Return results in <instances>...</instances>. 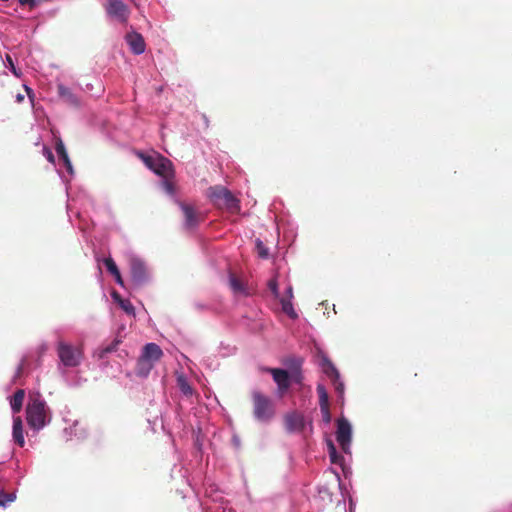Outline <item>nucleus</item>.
Listing matches in <instances>:
<instances>
[{"mask_svg": "<svg viewBox=\"0 0 512 512\" xmlns=\"http://www.w3.org/2000/svg\"><path fill=\"white\" fill-rule=\"evenodd\" d=\"M163 356V351L159 345L148 343L143 347L141 357L156 364Z\"/></svg>", "mask_w": 512, "mask_h": 512, "instance_id": "14", "label": "nucleus"}, {"mask_svg": "<svg viewBox=\"0 0 512 512\" xmlns=\"http://www.w3.org/2000/svg\"><path fill=\"white\" fill-rule=\"evenodd\" d=\"M206 197L212 205L219 209H223L231 214L240 212V200L223 185L210 186L206 190Z\"/></svg>", "mask_w": 512, "mask_h": 512, "instance_id": "2", "label": "nucleus"}, {"mask_svg": "<svg viewBox=\"0 0 512 512\" xmlns=\"http://www.w3.org/2000/svg\"><path fill=\"white\" fill-rule=\"evenodd\" d=\"M23 99H24V96H23L22 94H18V95L16 96V100H17V102H21V101H23Z\"/></svg>", "mask_w": 512, "mask_h": 512, "instance_id": "41", "label": "nucleus"}, {"mask_svg": "<svg viewBox=\"0 0 512 512\" xmlns=\"http://www.w3.org/2000/svg\"><path fill=\"white\" fill-rule=\"evenodd\" d=\"M256 249H257V253H258L259 257H261L263 259L268 257V255H269L268 249L265 247V245L263 244V242L260 239L256 240Z\"/></svg>", "mask_w": 512, "mask_h": 512, "instance_id": "31", "label": "nucleus"}, {"mask_svg": "<svg viewBox=\"0 0 512 512\" xmlns=\"http://www.w3.org/2000/svg\"><path fill=\"white\" fill-rule=\"evenodd\" d=\"M114 298L118 301L120 307L129 315H134V306L129 300L121 299L118 294H113Z\"/></svg>", "mask_w": 512, "mask_h": 512, "instance_id": "24", "label": "nucleus"}, {"mask_svg": "<svg viewBox=\"0 0 512 512\" xmlns=\"http://www.w3.org/2000/svg\"><path fill=\"white\" fill-rule=\"evenodd\" d=\"M6 67L17 77L21 76V71L16 68L12 57L9 54L5 55Z\"/></svg>", "mask_w": 512, "mask_h": 512, "instance_id": "27", "label": "nucleus"}, {"mask_svg": "<svg viewBox=\"0 0 512 512\" xmlns=\"http://www.w3.org/2000/svg\"><path fill=\"white\" fill-rule=\"evenodd\" d=\"M322 369L323 372L331 379V380H338L339 379V372L337 368L334 366V364L326 357L322 359Z\"/></svg>", "mask_w": 512, "mask_h": 512, "instance_id": "19", "label": "nucleus"}, {"mask_svg": "<svg viewBox=\"0 0 512 512\" xmlns=\"http://www.w3.org/2000/svg\"><path fill=\"white\" fill-rule=\"evenodd\" d=\"M317 393L319 395V405L329 404L328 394L323 385L317 386Z\"/></svg>", "mask_w": 512, "mask_h": 512, "instance_id": "26", "label": "nucleus"}, {"mask_svg": "<svg viewBox=\"0 0 512 512\" xmlns=\"http://www.w3.org/2000/svg\"><path fill=\"white\" fill-rule=\"evenodd\" d=\"M48 407L40 395L30 397L26 407L28 425L34 430H40L46 425Z\"/></svg>", "mask_w": 512, "mask_h": 512, "instance_id": "3", "label": "nucleus"}, {"mask_svg": "<svg viewBox=\"0 0 512 512\" xmlns=\"http://www.w3.org/2000/svg\"><path fill=\"white\" fill-rule=\"evenodd\" d=\"M175 203L178 204L180 207L182 213L185 217V224H195L196 221V214L195 210L192 205L181 202L177 197L176 200H173Z\"/></svg>", "mask_w": 512, "mask_h": 512, "instance_id": "16", "label": "nucleus"}, {"mask_svg": "<svg viewBox=\"0 0 512 512\" xmlns=\"http://www.w3.org/2000/svg\"><path fill=\"white\" fill-rule=\"evenodd\" d=\"M254 418L263 423L270 422L275 416V407L271 398L260 391L251 394Z\"/></svg>", "mask_w": 512, "mask_h": 512, "instance_id": "4", "label": "nucleus"}, {"mask_svg": "<svg viewBox=\"0 0 512 512\" xmlns=\"http://www.w3.org/2000/svg\"><path fill=\"white\" fill-rule=\"evenodd\" d=\"M12 436L14 442L20 446L23 447L25 444L24 439V430H23V422L20 416L13 418V431Z\"/></svg>", "mask_w": 512, "mask_h": 512, "instance_id": "15", "label": "nucleus"}, {"mask_svg": "<svg viewBox=\"0 0 512 512\" xmlns=\"http://www.w3.org/2000/svg\"><path fill=\"white\" fill-rule=\"evenodd\" d=\"M284 425L289 433H300L305 428V419L302 413L292 411L284 415Z\"/></svg>", "mask_w": 512, "mask_h": 512, "instance_id": "10", "label": "nucleus"}, {"mask_svg": "<svg viewBox=\"0 0 512 512\" xmlns=\"http://www.w3.org/2000/svg\"><path fill=\"white\" fill-rule=\"evenodd\" d=\"M107 15L119 23H127L130 15L128 6L122 0H107Z\"/></svg>", "mask_w": 512, "mask_h": 512, "instance_id": "7", "label": "nucleus"}, {"mask_svg": "<svg viewBox=\"0 0 512 512\" xmlns=\"http://www.w3.org/2000/svg\"><path fill=\"white\" fill-rule=\"evenodd\" d=\"M124 40L134 55H142L146 50V43L142 34L135 30L129 31Z\"/></svg>", "mask_w": 512, "mask_h": 512, "instance_id": "11", "label": "nucleus"}, {"mask_svg": "<svg viewBox=\"0 0 512 512\" xmlns=\"http://www.w3.org/2000/svg\"><path fill=\"white\" fill-rule=\"evenodd\" d=\"M121 343V338L116 337L110 344L100 347L97 351L98 358L103 359L107 354L115 352Z\"/></svg>", "mask_w": 512, "mask_h": 512, "instance_id": "20", "label": "nucleus"}, {"mask_svg": "<svg viewBox=\"0 0 512 512\" xmlns=\"http://www.w3.org/2000/svg\"><path fill=\"white\" fill-rule=\"evenodd\" d=\"M268 287L275 298H280L278 282L276 278H272L268 281Z\"/></svg>", "mask_w": 512, "mask_h": 512, "instance_id": "33", "label": "nucleus"}, {"mask_svg": "<svg viewBox=\"0 0 512 512\" xmlns=\"http://www.w3.org/2000/svg\"><path fill=\"white\" fill-rule=\"evenodd\" d=\"M154 363L148 361L141 356L139 357L136 365V374L138 376L146 377L154 367Z\"/></svg>", "mask_w": 512, "mask_h": 512, "instance_id": "18", "label": "nucleus"}, {"mask_svg": "<svg viewBox=\"0 0 512 512\" xmlns=\"http://www.w3.org/2000/svg\"><path fill=\"white\" fill-rule=\"evenodd\" d=\"M104 264L108 270V272L111 274V275H115V274H118L119 272V269L115 263V261L111 258V257H108L104 260Z\"/></svg>", "mask_w": 512, "mask_h": 512, "instance_id": "30", "label": "nucleus"}, {"mask_svg": "<svg viewBox=\"0 0 512 512\" xmlns=\"http://www.w3.org/2000/svg\"><path fill=\"white\" fill-rule=\"evenodd\" d=\"M333 384H334V387H335V390L336 392L342 396L343 393H344V384L342 382L338 380H332Z\"/></svg>", "mask_w": 512, "mask_h": 512, "instance_id": "35", "label": "nucleus"}, {"mask_svg": "<svg viewBox=\"0 0 512 512\" xmlns=\"http://www.w3.org/2000/svg\"><path fill=\"white\" fill-rule=\"evenodd\" d=\"M57 92L58 96L66 104L74 108H79L81 106L79 97L71 90V88L65 86L63 83H59L57 85Z\"/></svg>", "mask_w": 512, "mask_h": 512, "instance_id": "13", "label": "nucleus"}, {"mask_svg": "<svg viewBox=\"0 0 512 512\" xmlns=\"http://www.w3.org/2000/svg\"><path fill=\"white\" fill-rule=\"evenodd\" d=\"M177 385L184 395L191 396L193 394V388L183 375L178 376Z\"/></svg>", "mask_w": 512, "mask_h": 512, "instance_id": "23", "label": "nucleus"}, {"mask_svg": "<svg viewBox=\"0 0 512 512\" xmlns=\"http://www.w3.org/2000/svg\"><path fill=\"white\" fill-rule=\"evenodd\" d=\"M280 303L282 306V311L288 315L291 319H296L298 317V314L294 310L293 304L291 299H287L286 297L280 298Z\"/></svg>", "mask_w": 512, "mask_h": 512, "instance_id": "21", "label": "nucleus"}, {"mask_svg": "<svg viewBox=\"0 0 512 512\" xmlns=\"http://www.w3.org/2000/svg\"><path fill=\"white\" fill-rule=\"evenodd\" d=\"M21 5H29L30 7L36 6V0H18Z\"/></svg>", "mask_w": 512, "mask_h": 512, "instance_id": "37", "label": "nucleus"}, {"mask_svg": "<svg viewBox=\"0 0 512 512\" xmlns=\"http://www.w3.org/2000/svg\"><path fill=\"white\" fill-rule=\"evenodd\" d=\"M55 150L58 156V175L62 182L67 185L74 176V168L62 140L57 141ZM66 191H68V186H66Z\"/></svg>", "mask_w": 512, "mask_h": 512, "instance_id": "5", "label": "nucleus"}, {"mask_svg": "<svg viewBox=\"0 0 512 512\" xmlns=\"http://www.w3.org/2000/svg\"><path fill=\"white\" fill-rule=\"evenodd\" d=\"M42 152L48 162L55 163V156L49 147L43 146Z\"/></svg>", "mask_w": 512, "mask_h": 512, "instance_id": "34", "label": "nucleus"}, {"mask_svg": "<svg viewBox=\"0 0 512 512\" xmlns=\"http://www.w3.org/2000/svg\"><path fill=\"white\" fill-rule=\"evenodd\" d=\"M229 282H230L231 288L235 292H244L245 291L243 283L238 278H236L234 275L230 276Z\"/></svg>", "mask_w": 512, "mask_h": 512, "instance_id": "29", "label": "nucleus"}, {"mask_svg": "<svg viewBox=\"0 0 512 512\" xmlns=\"http://www.w3.org/2000/svg\"><path fill=\"white\" fill-rule=\"evenodd\" d=\"M25 398V391L23 389H18L10 400L11 409L14 413H19L23 406V401Z\"/></svg>", "mask_w": 512, "mask_h": 512, "instance_id": "17", "label": "nucleus"}, {"mask_svg": "<svg viewBox=\"0 0 512 512\" xmlns=\"http://www.w3.org/2000/svg\"><path fill=\"white\" fill-rule=\"evenodd\" d=\"M113 276H114V278H115V281H116L119 285L123 286V279H122V276H121V274H120V271L118 272V274H115V275H113Z\"/></svg>", "mask_w": 512, "mask_h": 512, "instance_id": "38", "label": "nucleus"}, {"mask_svg": "<svg viewBox=\"0 0 512 512\" xmlns=\"http://www.w3.org/2000/svg\"><path fill=\"white\" fill-rule=\"evenodd\" d=\"M130 270L132 282L136 286L143 285L147 280V270L143 261L138 258H131Z\"/></svg>", "mask_w": 512, "mask_h": 512, "instance_id": "12", "label": "nucleus"}, {"mask_svg": "<svg viewBox=\"0 0 512 512\" xmlns=\"http://www.w3.org/2000/svg\"><path fill=\"white\" fill-rule=\"evenodd\" d=\"M265 371L272 375L277 385L278 394L283 396L291 386L290 372L281 368H266Z\"/></svg>", "mask_w": 512, "mask_h": 512, "instance_id": "8", "label": "nucleus"}, {"mask_svg": "<svg viewBox=\"0 0 512 512\" xmlns=\"http://www.w3.org/2000/svg\"><path fill=\"white\" fill-rule=\"evenodd\" d=\"M135 155L145 167L159 177L158 187L171 200H176L175 169L173 163L162 154L151 150H136Z\"/></svg>", "mask_w": 512, "mask_h": 512, "instance_id": "1", "label": "nucleus"}, {"mask_svg": "<svg viewBox=\"0 0 512 512\" xmlns=\"http://www.w3.org/2000/svg\"><path fill=\"white\" fill-rule=\"evenodd\" d=\"M329 456H330V459H331L332 463H337L339 458H340V456L337 454V450L336 449H334V451L333 450L330 451L329 452Z\"/></svg>", "mask_w": 512, "mask_h": 512, "instance_id": "36", "label": "nucleus"}, {"mask_svg": "<svg viewBox=\"0 0 512 512\" xmlns=\"http://www.w3.org/2000/svg\"><path fill=\"white\" fill-rule=\"evenodd\" d=\"M286 293H287L286 298H287V299H291V300H292V298H293V288H292V286H289V287L287 288Z\"/></svg>", "mask_w": 512, "mask_h": 512, "instance_id": "39", "label": "nucleus"}, {"mask_svg": "<svg viewBox=\"0 0 512 512\" xmlns=\"http://www.w3.org/2000/svg\"><path fill=\"white\" fill-rule=\"evenodd\" d=\"M320 411L322 414V419L326 424H329L331 422V413L329 404L320 405Z\"/></svg>", "mask_w": 512, "mask_h": 512, "instance_id": "32", "label": "nucleus"}, {"mask_svg": "<svg viewBox=\"0 0 512 512\" xmlns=\"http://www.w3.org/2000/svg\"><path fill=\"white\" fill-rule=\"evenodd\" d=\"M303 362H304V360L302 357L293 356V357L286 359L285 365L289 368L288 372H293L295 370L302 369Z\"/></svg>", "mask_w": 512, "mask_h": 512, "instance_id": "22", "label": "nucleus"}, {"mask_svg": "<svg viewBox=\"0 0 512 512\" xmlns=\"http://www.w3.org/2000/svg\"><path fill=\"white\" fill-rule=\"evenodd\" d=\"M25 88H26L27 93L29 94V92L31 91V89H30L28 86H25Z\"/></svg>", "mask_w": 512, "mask_h": 512, "instance_id": "42", "label": "nucleus"}, {"mask_svg": "<svg viewBox=\"0 0 512 512\" xmlns=\"http://www.w3.org/2000/svg\"><path fill=\"white\" fill-rule=\"evenodd\" d=\"M57 354L62 364L66 367H76L82 359V352L64 341L58 342Z\"/></svg>", "mask_w": 512, "mask_h": 512, "instance_id": "6", "label": "nucleus"}, {"mask_svg": "<svg viewBox=\"0 0 512 512\" xmlns=\"http://www.w3.org/2000/svg\"><path fill=\"white\" fill-rule=\"evenodd\" d=\"M334 449H336L335 445L333 444L332 441H328V451H334Z\"/></svg>", "mask_w": 512, "mask_h": 512, "instance_id": "40", "label": "nucleus"}, {"mask_svg": "<svg viewBox=\"0 0 512 512\" xmlns=\"http://www.w3.org/2000/svg\"><path fill=\"white\" fill-rule=\"evenodd\" d=\"M290 382L301 386L304 381L302 369L290 372Z\"/></svg>", "mask_w": 512, "mask_h": 512, "instance_id": "25", "label": "nucleus"}, {"mask_svg": "<svg viewBox=\"0 0 512 512\" xmlns=\"http://www.w3.org/2000/svg\"><path fill=\"white\" fill-rule=\"evenodd\" d=\"M351 425L345 418L337 420L336 440L344 452H347L351 443Z\"/></svg>", "mask_w": 512, "mask_h": 512, "instance_id": "9", "label": "nucleus"}, {"mask_svg": "<svg viewBox=\"0 0 512 512\" xmlns=\"http://www.w3.org/2000/svg\"><path fill=\"white\" fill-rule=\"evenodd\" d=\"M16 499L14 493L0 492V506L5 507L8 503L13 502Z\"/></svg>", "mask_w": 512, "mask_h": 512, "instance_id": "28", "label": "nucleus"}]
</instances>
